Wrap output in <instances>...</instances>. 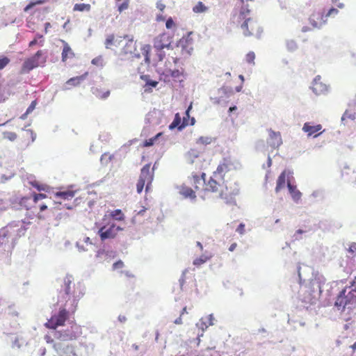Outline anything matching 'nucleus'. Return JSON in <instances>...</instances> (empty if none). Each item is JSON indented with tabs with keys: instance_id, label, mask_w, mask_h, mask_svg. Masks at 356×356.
I'll return each instance as SVG.
<instances>
[{
	"instance_id": "obj_1",
	"label": "nucleus",
	"mask_w": 356,
	"mask_h": 356,
	"mask_svg": "<svg viewBox=\"0 0 356 356\" xmlns=\"http://www.w3.org/2000/svg\"><path fill=\"white\" fill-rule=\"evenodd\" d=\"M83 293L80 284H76L73 282L72 276L67 275L63 279V284L61 286L60 291V296L66 299V304L68 302L71 304V307H69L70 312L74 313L79 300L83 296ZM67 306V305H65Z\"/></svg>"
},
{
	"instance_id": "obj_2",
	"label": "nucleus",
	"mask_w": 356,
	"mask_h": 356,
	"mask_svg": "<svg viewBox=\"0 0 356 356\" xmlns=\"http://www.w3.org/2000/svg\"><path fill=\"white\" fill-rule=\"evenodd\" d=\"M47 197L46 194L33 192L29 196L23 197L20 200V204L26 210H32L38 219L44 220L47 217L49 209L45 203L40 202V201Z\"/></svg>"
},
{
	"instance_id": "obj_3",
	"label": "nucleus",
	"mask_w": 356,
	"mask_h": 356,
	"mask_svg": "<svg viewBox=\"0 0 356 356\" xmlns=\"http://www.w3.org/2000/svg\"><path fill=\"white\" fill-rule=\"evenodd\" d=\"M308 285H305L302 294L300 293V297L303 302L315 305L322 295L325 283H322L320 278L309 279Z\"/></svg>"
},
{
	"instance_id": "obj_4",
	"label": "nucleus",
	"mask_w": 356,
	"mask_h": 356,
	"mask_svg": "<svg viewBox=\"0 0 356 356\" xmlns=\"http://www.w3.org/2000/svg\"><path fill=\"white\" fill-rule=\"evenodd\" d=\"M355 303H356V277L351 282L348 293L347 287L339 292L334 302V307L338 310L344 311L346 307L351 309Z\"/></svg>"
},
{
	"instance_id": "obj_5",
	"label": "nucleus",
	"mask_w": 356,
	"mask_h": 356,
	"mask_svg": "<svg viewBox=\"0 0 356 356\" xmlns=\"http://www.w3.org/2000/svg\"><path fill=\"white\" fill-rule=\"evenodd\" d=\"M29 225V223L24 221L10 222L0 229V236L5 240V243H8L9 239L15 240L25 234Z\"/></svg>"
},
{
	"instance_id": "obj_6",
	"label": "nucleus",
	"mask_w": 356,
	"mask_h": 356,
	"mask_svg": "<svg viewBox=\"0 0 356 356\" xmlns=\"http://www.w3.org/2000/svg\"><path fill=\"white\" fill-rule=\"evenodd\" d=\"M122 230V227L117 225L114 221L108 218L107 216H104L99 225L97 234L102 241H105L116 238L119 232Z\"/></svg>"
},
{
	"instance_id": "obj_7",
	"label": "nucleus",
	"mask_w": 356,
	"mask_h": 356,
	"mask_svg": "<svg viewBox=\"0 0 356 356\" xmlns=\"http://www.w3.org/2000/svg\"><path fill=\"white\" fill-rule=\"evenodd\" d=\"M47 62V55L44 50H38L33 56L26 58L22 64L21 73H29L39 66H44Z\"/></svg>"
},
{
	"instance_id": "obj_8",
	"label": "nucleus",
	"mask_w": 356,
	"mask_h": 356,
	"mask_svg": "<svg viewBox=\"0 0 356 356\" xmlns=\"http://www.w3.org/2000/svg\"><path fill=\"white\" fill-rule=\"evenodd\" d=\"M155 163L154 164L153 168H152V172H150V163L145 164L140 170V175L139 176V179L138 180L137 184H136V191L138 193H142L144 186H145V192L148 193L149 191L151 188V184L153 181L154 178V170Z\"/></svg>"
},
{
	"instance_id": "obj_9",
	"label": "nucleus",
	"mask_w": 356,
	"mask_h": 356,
	"mask_svg": "<svg viewBox=\"0 0 356 356\" xmlns=\"http://www.w3.org/2000/svg\"><path fill=\"white\" fill-rule=\"evenodd\" d=\"M69 312L66 309H60L57 314L52 316L50 319L44 324L45 327L49 329H52L54 331L52 334L54 337H58L60 333L55 330L58 326L64 325L65 321L69 317Z\"/></svg>"
},
{
	"instance_id": "obj_10",
	"label": "nucleus",
	"mask_w": 356,
	"mask_h": 356,
	"mask_svg": "<svg viewBox=\"0 0 356 356\" xmlns=\"http://www.w3.org/2000/svg\"><path fill=\"white\" fill-rule=\"evenodd\" d=\"M342 227L340 221L333 219H323L318 222V227L323 232H334V229H339Z\"/></svg>"
},
{
	"instance_id": "obj_11",
	"label": "nucleus",
	"mask_w": 356,
	"mask_h": 356,
	"mask_svg": "<svg viewBox=\"0 0 356 356\" xmlns=\"http://www.w3.org/2000/svg\"><path fill=\"white\" fill-rule=\"evenodd\" d=\"M292 175L293 172L290 170H284L280 173L277 179L276 187L275 189V193H279L285 186L286 177L288 178L287 183L289 181L291 182V177L293 179Z\"/></svg>"
},
{
	"instance_id": "obj_12",
	"label": "nucleus",
	"mask_w": 356,
	"mask_h": 356,
	"mask_svg": "<svg viewBox=\"0 0 356 356\" xmlns=\"http://www.w3.org/2000/svg\"><path fill=\"white\" fill-rule=\"evenodd\" d=\"M234 168H236V167L234 166L232 158L226 157L224 158L222 162L218 165L216 170L213 172V175L216 176L217 174L220 175L222 172H229Z\"/></svg>"
},
{
	"instance_id": "obj_13",
	"label": "nucleus",
	"mask_w": 356,
	"mask_h": 356,
	"mask_svg": "<svg viewBox=\"0 0 356 356\" xmlns=\"http://www.w3.org/2000/svg\"><path fill=\"white\" fill-rule=\"evenodd\" d=\"M75 195V192L73 191H59L56 192L54 195L55 196V201L54 203L56 204H58L61 205L63 202L66 200H71L74 198Z\"/></svg>"
},
{
	"instance_id": "obj_14",
	"label": "nucleus",
	"mask_w": 356,
	"mask_h": 356,
	"mask_svg": "<svg viewBox=\"0 0 356 356\" xmlns=\"http://www.w3.org/2000/svg\"><path fill=\"white\" fill-rule=\"evenodd\" d=\"M140 78L145 82V84L143 85L145 92H147V93L152 92L153 88H156V86L159 84V82L157 81L152 79L149 74L140 75Z\"/></svg>"
},
{
	"instance_id": "obj_15",
	"label": "nucleus",
	"mask_w": 356,
	"mask_h": 356,
	"mask_svg": "<svg viewBox=\"0 0 356 356\" xmlns=\"http://www.w3.org/2000/svg\"><path fill=\"white\" fill-rule=\"evenodd\" d=\"M192 34L193 31H188L181 38V41H183V54L186 53L188 56L191 55L193 48L192 47H188V46L193 44V40L191 38Z\"/></svg>"
},
{
	"instance_id": "obj_16",
	"label": "nucleus",
	"mask_w": 356,
	"mask_h": 356,
	"mask_svg": "<svg viewBox=\"0 0 356 356\" xmlns=\"http://www.w3.org/2000/svg\"><path fill=\"white\" fill-rule=\"evenodd\" d=\"M88 75V72H86L83 74L75 77L70 78L68 79L65 84V90H70L72 87H76L81 84Z\"/></svg>"
},
{
	"instance_id": "obj_17",
	"label": "nucleus",
	"mask_w": 356,
	"mask_h": 356,
	"mask_svg": "<svg viewBox=\"0 0 356 356\" xmlns=\"http://www.w3.org/2000/svg\"><path fill=\"white\" fill-rule=\"evenodd\" d=\"M143 54H144V61L145 63H141V65L138 67L137 71L138 73L140 75L145 74V69L149 67V63H150V56H149V51H150V46L146 45L143 47Z\"/></svg>"
},
{
	"instance_id": "obj_18",
	"label": "nucleus",
	"mask_w": 356,
	"mask_h": 356,
	"mask_svg": "<svg viewBox=\"0 0 356 356\" xmlns=\"http://www.w3.org/2000/svg\"><path fill=\"white\" fill-rule=\"evenodd\" d=\"M255 24L256 22L253 19L250 17L245 19L241 26V28L243 31V35L245 36L252 35L253 34L252 31Z\"/></svg>"
},
{
	"instance_id": "obj_19",
	"label": "nucleus",
	"mask_w": 356,
	"mask_h": 356,
	"mask_svg": "<svg viewBox=\"0 0 356 356\" xmlns=\"http://www.w3.org/2000/svg\"><path fill=\"white\" fill-rule=\"evenodd\" d=\"M270 139L268 141L269 145L273 148H277L282 143L281 135L280 132H275L270 129L269 134Z\"/></svg>"
},
{
	"instance_id": "obj_20",
	"label": "nucleus",
	"mask_w": 356,
	"mask_h": 356,
	"mask_svg": "<svg viewBox=\"0 0 356 356\" xmlns=\"http://www.w3.org/2000/svg\"><path fill=\"white\" fill-rule=\"evenodd\" d=\"M286 187L293 201L296 204H299L302 197V193L297 189L296 185L289 181L286 184Z\"/></svg>"
},
{
	"instance_id": "obj_21",
	"label": "nucleus",
	"mask_w": 356,
	"mask_h": 356,
	"mask_svg": "<svg viewBox=\"0 0 356 356\" xmlns=\"http://www.w3.org/2000/svg\"><path fill=\"white\" fill-rule=\"evenodd\" d=\"M92 92L97 98L106 99L110 95L111 91L108 88H105L102 86H98L92 88Z\"/></svg>"
},
{
	"instance_id": "obj_22",
	"label": "nucleus",
	"mask_w": 356,
	"mask_h": 356,
	"mask_svg": "<svg viewBox=\"0 0 356 356\" xmlns=\"http://www.w3.org/2000/svg\"><path fill=\"white\" fill-rule=\"evenodd\" d=\"M322 129L321 124L312 125L309 122H305L303 125L302 130L308 134L309 136L315 134Z\"/></svg>"
},
{
	"instance_id": "obj_23",
	"label": "nucleus",
	"mask_w": 356,
	"mask_h": 356,
	"mask_svg": "<svg viewBox=\"0 0 356 356\" xmlns=\"http://www.w3.org/2000/svg\"><path fill=\"white\" fill-rule=\"evenodd\" d=\"M317 77L314 79V86L312 87V91L316 95L323 94L328 90V86L323 83H318Z\"/></svg>"
},
{
	"instance_id": "obj_24",
	"label": "nucleus",
	"mask_w": 356,
	"mask_h": 356,
	"mask_svg": "<svg viewBox=\"0 0 356 356\" xmlns=\"http://www.w3.org/2000/svg\"><path fill=\"white\" fill-rule=\"evenodd\" d=\"M179 193L183 195L184 198H188L192 202H195L196 200L197 197L195 192L190 187L182 186L179 191Z\"/></svg>"
},
{
	"instance_id": "obj_25",
	"label": "nucleus",
	"mask_w": 356,
	"mask_h": 356,
	"mask_svg": "<svg viewBox=\"0 0 356 356\" xmlns=\"http://www.w3.org/2000/svg\"><path fill=\"white\" fill-rule=\"evenodd\" d=\"M163 135V132L160 131L157 133L155 136L153 137L144 140L139 146L144 147H149L153 146L158 140Z\"/></svg>"
},
{
	"instance_id": "obj_26",
	"label": "nucleus",
	"mask_w": 356,
	"mask_h": 356,
	"mask_svg": "<svg viewBox=\"0 0 356 356\" xmlns=\"http://www.w3.org/2000/svg\"><path fill=\"white\" fill-rule=\"evenodd\" d=\"M71 328L72 330V333L66 334V335L64 336V338L66 340L76 339L78 337H79L81 334V329L79 325L74 324L71 327Z\"/></svg>"
},
{
	"instance_id": "obj_27",
	"label": "nucleus",
	"mask_w": 356,
	"mask_h": 356,
	"mask_svg": "<svg viewBox=\"0 0 356 356\" xmlns=\"http://www.w3.org/2000/svg\"><path fill=\"white\" fill-rule=\"evenodd\" d=\"M63 43L64 45L62 51V60L65 62L68 58H73L74 56V54L67 42L63 41Z\"/></svg>"
},
{
	"instance_id": "obj_28",
	"label": "nucleus",
	"mask_w": 356,
	"mask_h": 356,
	"mask_svg": "<svg viewBox=\"0 0 356 356\" xmlns=\"http://www.w3.org/2000/svg\"><path fill=\"white\" fill-rule=\"evenodd\" d=\"M105 216H107L108 218L113 221H114V220H122L124 219V214L120 209L113 210Z\"/></svg>"
},
{
	"instance_id": "obj_29",
	"label": "nucleus",
	"mask_w": 356,
	"mask_h": 356,
	"mask_svg": "<svg viewBox=\"0 0 356 356\" xmlns=\"http://www.w3.org/2000/svg\"><path fill=\"white\" fill-rule=\"evenodd\" d=\"M199 156V152L197 150L191 149L185 154V159L188 163L193 164L194 159Z\"/></svg>"
},
{
	"instance_id": "obj_30",
	"label": "nucleus",
	"mask_w": 356,
	"mask_h": 356,
	"mask_svg": "<svg viewBox=\"0 0 356 356\" xmlns=\"http://www.w3.org/2000/svg\"><path fill=\"white\" fill-rule=\"evenodd\" d=\"M91 10V5L89 3H75L73 7L74 12H90Z\"/></svg>"
},
{
	"instance_id": "obj_31",
	"label": "nucleus",
	"mask_w": 356,
	"mask_h": 356,
	"mask_svg": "<svg viewBox=\"0 0 356 356\" xmlns=\"http://www.w3.org/2000/svg\"><path fill=\"white\" fill-rule=\"evenodd\" d=\"M220 197L221 199L225 200V202L227 204H229V205H236V204L235 197L234 195H232L230 193H229V195H227V193H225L223 191H221V193H220Z\"/></svg>"
},
{
	"instance_id": "obj_32",
	"label": "nucleus",
	"mask_w": 356,
	"mask_h": 356,
	"mask_svg": "<svg viewBox=\"0 0 356 356\" xmlns=\"http://www.w3.org/2000/svg\"><path fill=\"white\" fill-rule=\"evenodd\" d=\"M234 93L233 89L229 86H222L218 90V95H222L223 97H229Z\"/></svg>"
},
{
	"instance_id": "obj_33",
	"label": "nucleus",
	"mask_w": 356,
	"mask_h": 356,
	"mask_svg": "<svg viewBox=\"0 0 356 356\" xmlns=\"http://www.w3.org/2000/svg\"><path fill=\"white\" fill-rule=\"evenodd\" d=\"M175 122L177 124V129L179 131H182L188 125V122L182 121V119L179 113H177L174 117Z\"/></svg>"
},
{
	"instance_id": "obj_34",
	"label": "nucleus",
	"mask_w": 356,
	"mask_h": 356,
	"mask_svg": "<svg viewBox=\"0 0 356 356\" xmlns=\"http://www.w3.org/2000/svg\"><path fill=\"white\" fill-rule=\"evenodd\" d=\"M346 119L355 120L356 119V111H354L352 110L350 111V110L346 109L341 116V123L345 124V120Z\"/></svg>"
},
{
	"instance_id": "obj_35",
	"label": "nucleus",
	"mask_w": 356,
	"mask_h": 356,
	"mask_svg": "<svg viewBox=\"0 0 356 356\" xmlns=\"http://www.w3.org/2000/svg\"><path fill=\"white\" fill-rule=\"evenodd\" d=\"M206 185L207 188L205 190L215 193L218 191V186H219V184L211 177Z\"/></svg>"
},
{
	"instance_id": "obj_36",
	"label": "nucleus",
	"mask_w": 356,
	"mask_h": 356,
	"mask_svg": "<svg viewBox=\"0 0 356 356\" xmlns=\"http://www.w3.org/2000/svg\"><path fill=\"white\" fill-rule=\"evenodd\" d=\"M208 8L202 1H198L193 8V11L195 13H202L206 12Z\"/></svg>"
},
{
	"instance_id": "obj_37",
	"label": "nucleus",
	"mask_w": 356,
	"mask_h": 356,
	"mask_svg": "<svg viewBox=\"0 0 356 356\" xmlns=\"http://www.w3.org/2000/svg\"><path fill=\"white\" fill-rule=\"evenodd\" d=\"M325 191L323 189H317L312 192L311 197L317 199L318 200H322L324 199Z\"/></svg>"
},
{
	"instance_id": "obj_38",
	"label": "nucleus",
	"mask_w": 356,
	"mask_h": 356,
	"mask_svg": "<svg viewBox=\"0 0 356 356\" xmlns=\"http://www.w3.org/2000/svg\"><path fill=\"white\" fill-rule=\"evenodd\" d=\"M161 38L158 35L154 39V48L155 50L164 49V44Z\"/></svg>"
},
{
	"instance_id": "obj_39",
	"label": "nucleus",
	"mask_w": 356,
	"mask_h": 356,
	"mask_svg": "<svg viewBox=\"0 0 356 356\" xmlns=\"http://www.w3.org/2000/svg\"><path fill=\"white\" fill-rule=\"evenodd\" d=\"M46 1H47V0H37V1H31L24 8V11L25 13H27V12L29 11V10L33 8L36 5L43 4Z\"/></svg>"
},
{
	"instance_id": "obj_40",
	"label": "nucleus",
	"mask_w": 356,
	"mask_h": 356,
	"mask_svg": "<svg viewBox=\"0 0 356 356\" xmlns=\"http://www.w3.org/2000/svg\"><path fill=\"white\" fill-rule=\"evenodd\" d=\"M316 14L312 13L311 16L309 18V24L314 27L317 29H321L322 27V24H318L316 19Z\"/></svg>"
},
{
	"instance_id": "obj_41",
	"label": "nucleus",
	"mask_w": 356,
	"mask_h": 356,
	"mask_svg": "<svg viewBox=\"0 0 356 356\" xmlns=\"http://www.w3.org/2000/svg\"><path fill=\"white\" fill-rule=\"evenodd\" d=\"M212 142V138L209 136H200L196 141L197 144L209 145Z\"/></svg>"
},
{
	"instance_id": "obj_42",
	"label": "nucleus",
	"mask_w": 356,
	"mask_h": 356,
	"mask_svg": "<svg viewBox=\"0 0 356 356\" xmlns=\"http://www.w3.org/2000/svg\"><path fill=\"white\" fill-rule=\"evenodd\" d=\"M157 73L160 75V80L164 81L165 83H169L170 79L168 73L165 70L161 72L160 70H156Z\"/></svg>"
},
{
	"instance_id": "obj_43",
	"label": "nucleus",
	"mask_w": 356,
	"mask_h": 356,
	"mask_svg": "<svg viewBox=\"0 0 356 356\" xmlns=\"http://www.w3.org/2000/svg\"><path fill=\"white\" fill-rule=\"evenodd\" d=\"M3 138L7 139L10 141H14L17 136L15 132L11 131H5L3 133Z\"/></svg>"
},
{
	"instance_id": "obj_44",
	"label": "nucleus",
	"mask_w": 356,
	"mask_h": 356,
	"mask_svg": "<svg viewBox=\"0 0 356 356\" xmlns=\"http://www.w3.org/2000/svg\"><path fill=\"white\" fill-rule=\"evenodd\" d=\"M166 71L168 73L170 78H179L181 75V72L178 69H167Z\"/></svg>"
},
{
	"instance_id": "obj_45",
	"label": "nucleus",
	"mask_w": 356,
	"mask_h": 356,
	"mask_svg": "<svg viewBox=\"0 0 356 356\" xmlns=\"http://www.w3.org/2000/svg\"><path fill=\"white\" fill-rule=\"evenodd\" d=\"M161 39L163 40V44H167V42H172V35L170 33H163L159 35Z\"/></svg>"
},
{
	"instance_id": "obj_46",
	"label": "nucleus",
	"mask_w": 356,
	"mask_h": 356,
	"mask_svg": "<svg viewBox=\"0 0 356 356\" xmlns=\"http://www.w3.org/2000/svg\"><path fill=\"white\" fill-rule=\"evenodd\" d=\"M286 47L289 51H294L298 49V45L294 40H291L286 41Z\"/></svg>"
},
{
	"instance_id": "obj_47",
	"label": "nucleus",
	"mask_w": 356,
	"mask_h": 356,
	"mask_svg": "<svg viewBox=\"0 0 356 356\" xmlns=\"http://www.w3.org/2000/svg\"><path fill=\"white\" fill-rule=\"evenodd\" d=\"M211 100L213 101V103L215 104H225L227 103V101L225 99H223V97L222 95L216 97H211Z\"/></svg>"
},
{
	"instance_id": "obj_48",
	"label": "nucleus",
	"mask_w": 356,
	"mask_h": 356,
	"mask_svg": "<svg viewBox=\"0 0 356 356\" xmlns=\"http://www.w3.org/2000/svg\"><path fill=\"white\" fill-rule=\"evenodd\" d=\"M196 326L201 329L202 332H204L209 327L203 318H202L200 321L196 323Z\"/></svg>"
},
{
	"instance_id": "obj_49",
	"label": "nucleus",
	"mask_w": 356,
	"mask_h": 356,
	"mask_svg": "<svg viewBox=\"0 0 356 356\" xmlns=\"http://www.w3.org/2000/svg\"><path fill=\"white\" fill-rule=\"evenodd\" d=\"M114 40H115V36L113 35H108L106 38L105 42H104L106 48H107V49L111 48V47L113 44Z\"/></svg>"
},
{
	"instance_id": "obj_50",
	"label": "nucleus",
	"mask_w": 356,
	"mask_h": 356,
	"mask_svg": "<svg viewBox=\"0 0 356 356\" xmlns=\"http://www.w3.org/2000/svg\"><path fill=\"white\" fill-rule=\"evenodd\" d=\"M207 260V257H204V256H201L198 258H196L194 261H193V264L196 266H199L203 264H204Z\"/></svg>"
},
{
	"instance_id": "obj_51",
	"label": "nucleus",
	"mask_w": 356,
	"mask_h": 356,
	"mask_svg": "<svg viewBox=\"0 0 356 356\" xmlns=\"http://www.w3.org/2000/svg\"><path fill=\"white\" fill-rule=\"evenodd\" d=\"M347 109L356 111V94L353 99L348 102Z\"/></svg>"
},
{
	"instance_id": "obj_52",
	"label": "nucleus",
	"mask_w": 356,
	"mask_h": 356,
	"mask_svg": "<svg viewBox=\"0 0 356 356\" xmlns=\"http://www.w3.org/2000/svg\"><path fill=\"white\" fill-rule=\"evenodd\" d=\"M339 13V10L337 8H334V7H331L327 12V13L325 14V18H327L328 17H330V16H334V15H337V14Z\"/></svg>"
},
{
	"instance_id": "obj_53",
	"label": "nucleus",
	"mask_w": 356,
	"mask_h": 356,
	"mask_svg": "<svg viewBox=\"0 0 356 356\" xmlns=\"http://www.w3.org/2000/svg\"><path fill=\"white\" fill-rule=\"evenodd\" d=\"M193 185H194L195 188H199L198 185L202 184V179L200 178V177L197 175H193Z\"/></svg>"
},
{
	"instance_id": "obj_54",
	"label": "nucleus",
	"mask_w": 356,
	"mask_h": 356,
	"mask_svg": "<svg viewBox=\"0 0 356 356\" xmlns=\"http://www.w3.org/2000/svg\"><path fill=\"white\" fill-rule=\"evenodd\" d=\"M32 186L37 188L39 191H47V186L44 184H39L37 182L32 183Z\"/></svg>"
},
{
	"instance_id": "obj_55",
	"label": "nucleus",
	"mask_w": 356,
	"mask_h": 356,
	"mask_svg": "<svg viewBox=\"0 0 356 356\" xmlns=\"http://www.w3.org/2000/svg\"><path fill=\"white\" fill-rule=\"evenodd\" d=\"M188 272V270L187 269H185L184 270H183L182 273H181V275L179 280V286H180V289L181 290H183V286L184 284H185V275H186V273Z\"/></svg>"
},
{
	"instance_id": "obj_56",
	"label": "nucleus",
	"mask_w": 356,
	"mask_h": 356,
	"mask_svg": "<svg viewBox=\"0 0 356 356\" xmlns=\"http://www.w3.org/2000/svg\"><path fill=\"white\" fill-rule=\"evenodd\" d=\"M10 63V59L8 57H3L0 59V70L3 69Z\"/></svg>"
},
{
	"instance_id": "obj_57",
	"label": "nucleus",
	"mask_w": 356,
	"mask_h": 356,
	"mask_svg": "<svg viewBox=\"0 0 356 356\" xmlns=\"http://www.w3.org/2000/svg\"><path fill=\"white\" fill-rule=\"evenodd\" d=\"M159 61H162L165 57V52L163 49L155 50Z\"/></svg>"
},
{
	"instance_id": "obj_58",
	"label": "nucleus",
	"mask_w": 356,
	"mask_h": 356,
	"mask_svg": "<svg viewBox=\"0 0 356 356\" xmlns=\"http://www.w3.org/2000/svg\"><path fill=\"white\" fill-rule=\"evenodd\" d=\"M255 58V54L253 51H250L246 55V61L248 63H254V60Z\"/></svg>"
},
{
	"instance_id": "obj_59",
	"label": "nucleus",
	"mask_w": 356,
	"mask_h": 356,
	"mask_svg": "<svg viewBox=\"0 0 356 356\" xmlns=\"http://www.w3.org/2000/svg\"><path fill=\"white\" fill-rule=\"evenodd\" d=\"M112 159V156L108 153H104L101 157V161L102 163H107Z\"/></svg>"
},
{
	"instance_id": "obj_60",
	"label": "nucleus",
	"mask_w": 356,
	"mask_h": 356,
	"mask_svg": "<svg viewBox=\"0 0 356 356\" xmlns=\"http://www.w3.org/2000/svg\"><path fill=\"white\" fill-rule=\"evenodd\" d=\"M236 232L240 234L241 235H243L245 234V224L243 222H241L238 225Z\"/></svg>"
},
{
	"instance_id": "obj_61",
	"label": "nucleus",
	"mask_w": 356,
	"mask_h": 356,
	"mask_svg": "<svg viewBox=\"0 0 356 356\" xmlns=\"http://www.w3.org/2000/svg\"><path fill=\"white\" fill-rule=\"evenodd\" d=\"M175 26V22L172 17H169L165 22V27L168 29H171Z\"/></svg>"
},
{
	"instance_id": "obj_62",
	"label": "nucleus",
	"mask_w": 356,
	"mask_h": 356,
	"mask_svg": "<svg viewBox=\"0 0 356 356\" xmlns=\"http://www.w3.org/2000/svg\"><path fill=\"white\" fill-rule=\"evenodd\" d=\"M239 191L240 190H239V188H238V185L236 184V183H235L234 188H232L229 193L232 195L236 197V195H238L239 194Z\"/></svg>"
},
{
	"instance_id": "obj_63",
	"label": "nucleus",
	"mask_w": 356,
	"mask_h": 356,
	"mask_svg": "<svg viewBox=\"0 0 356 356\" xmlns=\"http://www.w3.org/2000/svg\"><path fill=\"white\" fill-rule=\"evenodd\" d=\"M348 251L349 253L353 254L356 252V243L353 242L349 245V248L348 249Z\"/></svg>"
},
{
	"instance_id": "obj_64",
	"label": "nucleus",
	"mask_w": 356,
	"mask_h": 356,
	"mask_svg": "<svg viewBox=\"0 0 356 356\" xmlns=\"http://www.w3.org/2000/svg\"><path fill=\"white\" fill-rule=\"evenodd\" d=\"M305 231H304L303 229H298L294 235H293V238L295 240H299L301 238V237L300 236V235H301L302 234L305 233Z\"/></svg>"
}]
</instances>
